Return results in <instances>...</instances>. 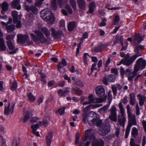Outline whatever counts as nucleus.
Here are the masks:
<instances>
[{
	"instance_id": "nucleus-1",
	"label": "nucleus",
	"mask_w": 146,
	"mask_h": 146,
	"mask_svg": "<svg viewBox=\"0 0 146 146\" xmlns=\"http://www.w3.org/2000/svg\"><path fill=\"white\" fill-rule=\"evenodd\" d=\"M126 109L128 118V125L126 128L125 133V137L127 138L128 137L131 127L133 125H136L137 123L135 115H132L131 112V108L129 104L127 106Z\"/></svg>"
},
{
	"instance_id": "nucleus-2",
	"label": "nucleus",
	"mask_w": 146,
	"mask_h": 146,
	"mask_svg": "<svg viewBox=\"0 0 146 146\" xmlns=\"http://www.w3.org/2000/svg\"><path fill=\"white\" fill-rule=\"evenodd\" d=\"M91 131L90 129H88L85 131L83 141H85L88 139H92L93 141L92 142V146H104V141L102 139H96L94 135L91 133Z\"/></svg>"
},
{
	"instance_id": "nucleus-3",
	"label": "nucleus",
	"mask_w": 146,
	"mask_h": 146,
	"mask_svg": "<svg viewBox=\"0 0 146 146\" xmlns=\"http://www.w3.org/2000/svg\"><path fill=\"white\" fill-rule=\"evenodd\" d=\"M34 33L36 35L32 33L30 34V36L32 40L37 44L39 45L40 44H43L47 42V39L41 32L36 30L35 31Z\"/></svg>"
},
{
	"instance_id": "nucleus-4",
	"label": "nucleus",
	"mask_w": 146,
	"mask_h": 146,
	"mask_svg": "<svg viewBox=\"0 0 146 146\" xmlns=\"http://www.w3.org/2000/svg\"><path fill=\"white\" fill-rule=\"evenodd\" d=\"M40 15L44 21H50L51 23H53L55 20L54 14L50 9H48L42 10L40 12Z\"/></svg>"
},
{
	"instance_id": "nucleus-5",
	"label": "nucleus",
	"mask_w": 146,
	"mask_h": 146,
	"mask_svg": "<svg viewBox=\"0 0 146 146\" xmlns=\"http://www.w3.org/2000/svg\"><path fill=\"white\" fill-rule=\"evenodd\" d=\"M91 107V106L88 105L85 108H84L83 111L85 112L83 113L82 115V121L84 123L86 124V121L87 120L89 125L92 126L94 123V121H95L96 120L93 118V117L92 116L88 115L86 112L90 110Z\"/></svg>"
},
{
	"instance_id": "nucleus-6",
	"label": "nucleus",
	"mask_w": 146,
	"mask_h": 146,
	"mask_svg": "<svg viewBox=\"0 0 146 146\" xmlns=\"http://www.w3.org/2000/svg\"><path fill=\"white\" fill-rule=\"evenodd\" d=\"M118 106L121 115H119L118 116V121L120 125L124 127L126 121V117L124 116L125 110L121 102H120L119 103Z\"/></svg>"
},
{
	"instance_id": "nucleus-7",
	"label": "nucleus",
	"mask_w": 146,
	"mask_h": 146,
	"mask_svg": "<svg viewBox=\"0 0 146 146\" xmlns=\"http://www.w3.org/2000/svg\"><path fill=\"white\" fill-rule=\"evenodd\" d=\"M146 65V61L143 58L138 59L136 62L134 68L135 71L138 72L140 68L143 69L144 68Z\"/></svg>"
},
{
	"instance_id": "nucleus-8",
	"label": "nucleus",
	"mask_w": 146,
	"mask_h": 146,
	"mask_svg": "<svg viewBox=\"0 0 146 146\" xmlns=\"http://www.w3.org/2000/svg\"><path fill=\"white\" fill-rule=\"evenodd\" d=\"M12 19L10 17L9 18V21L6 23L3 21L1 22V24L5 28L7 32L8 33L13 32L15 28V25H9L12 23Z\"/></svg>"
},
{
	"instance_id": "nucleus-9",
	"label": "nucleus",
	"mask_w": 146,
	"mask_h": 146,
	"mask_svg": "<svg viewBox=\"0 0 146 146\" xmlns=\"http://www.w3.org/2000/svg\"><path fill=\"white\" fill-rule=\"evenodd\" d=\"M68 0H52L51 3V6L54 10L58 8L57 4L60 7H62L64 4H66Z\"/></svg>"
},
{
	"instance_id": "nucleus-10",
	"label": "nucleus",
	"mask_w": 146,
	"mask_h": 146,
	"mask_svg": "<svg viewBox=\"0 0 146 146\" xmlns=\"http://www.w3.org/2000/svg\"><path fill=\"white\" fill-rule=\"evenodd\" d=\"M141 54L140 52H138L137 53L135 54V55L129 58V54L128 53L125 55L124 52H121L120 53V56L124 58L123 59H127V61L129 62L130 59H131L132 61V63L135 61V60L139 56L141 55Z\"/></svg>"
},
{
	"instance_id": "nucleus-11",
	"label": "nucleus",
	"mask_w": 146,
	"mask_h": 146,
	"mask_svg": "<svg viewBox=\"0 0 146 146\" xmlns=\"http://www.w3.org/2000/svg\"><path fill=\"white\" fill-rule=\"evenodd\" d=\"M110 115L109 118L111 121L116 122L117 120L116 113L117 108L115 105L112 106L110 109Z\"/></svg>"
},
{
	"instance_id": "nucleus-12",
	"label": "nucleus",
	"mask_w": 146,
	"mask_h": 146,
	"mask_svg": "<svg viewBox=\"0 0 146 146\" xmlns=\"http://www.w3.org/2000/svg\"><path fill=\"white\" fill-rule=\"evenodd\" d=\"M107 97V95H106L102 99L98 98H94V97L92 94L89 95L88 96L89 101L90 103L94 102V103H100L103 101L106 100Z\"/></svg>"
},
{
	"instance_id": "nucleus-13",
	"label": "nucleus",
	"mask_w": 146,
	"mask_h": 146,
	"mask_svg": "<svg viewBox=\"0 0 146 146\" xmlns=\"http://www.w3.org/2000/svg\"><path fill=\"white\" fill-rule=\"evenodd\" d=\"M116 80L115 76L113 74L109 75L107 78L105 76L103 80V82L104 84L107 85L108 84V82H113Z\"/></svg>"
},
{
	"instance_id": "nucleus-14",
	"label": "nucleus",
	"mask_w": 146,
	"mask_h": 146,
	"mask_svg": "<svg viewBox=\"0 0 146 146\" xmlns=\"http://www.w3.org/2000/svg\"><path fill=\"white\" fill-rule=\"evenodd\" d=\"M50 31H51L52 36H53L55 39H58L61 38V36L63 35L62 32L61 30L56 31L54 28H52Z\"/></svg>"
},
{
	"instance_id": "nucleus-15",
	"label": "nucleus",
	"mask_w": 146,
	"mask_h": 146,
	"mask_svg": "<svg viewBox=\"0 0 146 146\" xmlns=\"http://www.w3.org/2000/svg\"><path fill=\"white\" fill-rule=\"evenodd\" d=\"M15 104V103L12 104V106L10 109L11 103L10 102H8V105L7 107L5 106V108L4 114L5 115H8L9 114L10 112L11 113H13Z\"/></svg>"
},
{
	"instance_id": "nucleus-16",
	"label": "nucleus",
	"mask_w": 146,
	"mask_h": 146,
	"mask_svg": "<svg viewBox=\"0 0 146 146\" xmlns=\"http://www.w3.org/2000/svg\"><path fill=\"white\" fill-rule=\"evenodd\" d=\"M29 37V36L27 35H23L18 34L17 35V42L18 43H24L26 41Z\"/></svg>"
},
{
	"instance_id": "nucleus-17",
	"label": "nucleus",
	"mask_w": 146,
	"mask_h": 146,
	"mask_svg": "<svg viewBox=\"0 0 146 146\" xmlns=\"http://www.w3.org/2000/svg\"><path fill=\"white\" fill-rule=\"evenodd\" d=\"M27 3H25L24 7L25 9L29 11H31L34 14L36 15L38 12V9L35 6L31 5L29 7L28 5H26Z\"/></svg>"
},
{
	"instance_id": "nucleus-18",
	"label": "nucleus",
	"mask_w": 146,
	"mask_h": 146,
	"mask_svg": "<svg viewBox=\"0 0 146 146\" xmlns=\"http://www.w3.org/2000/svg\"><path fill=\"white\" fill-rule=\"evenodd\" d=\"M96 91L98 96L101 98L105 94V90L104 88L102 86H98L96 89Z\"/></svg>"
},
{
	"instance_id": "nucleus-19",
	"label": "nucleus",
	"mask_w": 146,
	"mask_h": 146,
	"mask_svg": "<svg viewBox=\"0 0 146 146\" xmlns=\"http://www.w3.org/2000/svg\"><path fill=\"white\" fill-rule=\"evenodd\" d=\"M110 131V128L109 127L105 126L102 127L99 131V133L102 136L106 135Z\"/></svg>"
},
{
	"instance_id": "nucleus-20",
	"label": "nucleus",
	"mask_w": 146,
	"mask_h": 146,
	"mask_svg": "<svg viewBox=\"0 0 146 146\" xmlns=\"http://www.w3.org/2000/svg\"><path fill=\"white\" fill-rule=\"evenodd\" d=\"M77 4L80 9L85 10L86 8V3L85 0H77Z\"/></svg>"
},
{
	"instance_id": "nucleus-21",
	"label": "nucleus",
	"mask_w": 146,
	"mask_h": 146,
	"mask_svg": "<svg viewBox=\"0 0 146 146\" xmlns=\"http://www.w3.org/2000/svg\"><path fill=\"white\" fill-rule=\"evenodd\" d=\"M19 3L20 0H14L11 3V6L13 9L20 10L21 8V7Z\"/></svg>"
},
{
	"instance_id": "nucleus-22",
	"label": "nucleus",
	"mask_w": 146,
	"mask_h": 146,
	"mask_svg": "<svg viewBox=\"0 0 146 146\" xmlns=\"http://www.w3.org/2000/svg\"><path fill=\"white\" fill-rule=\"evenodd\" d=\"M13 20V23L16 24L18 22H20L21 20V17H18L17 15L18 12L15 11H13L11 12Z\"/></svg>"
},
{
	"instance_id": "nucleus-23",
	"label": "nucleus",
	"mask_w": 146,
	"mask_h": 146,
	"mask_svg": "<svg viewBox=\"0 0 146 146\" xmlns=\"http://www.w3.org/2000/svg\"><path fill=\"white\" fill-rule=\"evenodd\" d=\"M41 121H40L37 123L36 124L34 125H32L31 127V128L33 129V132L34 134H36V135L37 137L40 136V135L38 132H36L37 129L38 128L39 126L42 124Z\"/></svg>"
},
{
	"instance_id": "nucleus-24",
	"label": "nucleus",
	"mask_w": 146,
	"mask_h": 146,
	"mask_svg": "<svg viewBox=\"0 0 146 146\" xmlns=\"http://www.w3.org/2000/svg\"><path fill=\"white\" fill-rule=\"evenodd\" d=\"M71 93H72L74 94L80 95L83 92L79 88L76 87H72Z\"/></svg>"
},
{
	"instance_id": "nucleus-25",
	"label": "nucleus",
	"mask_w": 146,
	"mask_h": 146,
	"mask_svg": "<svg viewBox=\"0 0 146 146\" xmlns=\"http://www.w3.org/2000/svg\"><path fill=\"white\" fill-rule=\"evenodd\" d=\"M53 137L52 131H50L46 136V141L48 146H50Z\"/></svg>"
},
{
	"instance_id": "nucleus-26",
	"label": "nucleus",
	"mask_w": 146,
	"mask_h": 146,
	"mask_svg": "<svg viewBox=\"0 0 146 146\" xmlns=\"http://www.w3.org/2000/svg\"><path fill=\"white\" fill-rule=\"evenodd\" d=\"M1 6L2 9L1 13L3 14H4V12L8 10L9 5L7 2L4 1L2 3Z\"/></svg>"
},
{
	"instance_id": "nucleus-27",
	"label": "nucleus",
	"mask_w": 146,
	"mask_h": 146,
	"mask_svg": "<svg viewBox=\"0 0 146 146\" xmlns=\"http://www.w3.org/2000/svg\"><path fill=\"white\" fill-rule=\"evenodd\" d=\"M7 47L5 44L4 40L3 38H0V51H5Z\"/></svg>"
},
{
	"instance_id": "nucleus-28",
	"label": "nucleus",
	"mask_w": 146,
	"mask_h": 146,
	"mask_svg": "<svg viewBox=\"0 0 146 146\" xmlns=\"http://www.w3.org/2000/svg\"><path fill=\"white\" fill-rule=\"evenodd\" d=\"M127 59H122L119 63L117 64V66L120 65L121 64L125 65L127 66H129L132 64V61L130 59L129 62L127 61Z\"/></svg>"
},
{
	"instance_id": "nucleus-29",
	"label": "nucleus",
	"mask_w": 146,
	"mask_h": 146,
	"mask_svg": "<svg viewBox=\"0 0 146 146\" xmlns=\"http://www.w3.org/2000/svg\"><path fill=\"white\" fill-rule=\"evenodd\" d=\"M134 40L135 44H138L143 40V39L141 36L139 34H137L134 36Z\"/></svg>"
},
{
	"instance_id": "nucleus-30",
	"label": "nucleus",
	"mask_w": 146,
	"mask_h": 146,
	"mask_svg": "<svg viewBox=\"0 0 146 146\" xmlns=\"http://www.w3.org/2000/svg\"><path fill=\"white\" fill-rule=\"evenodd\" d=\"M32 116V114L31 112L27 111L24 115V119L23 122H27L28 119L30 118Z\"/></svg>"
},
{
	"instance_id": "nucleus-31",
	"label": "nucleus",
	"mask_w": 146,
	"mask_h": 146,
	"mask_svg": "<svg viewBox=\"0 0 146 146\" xmlns=\"http://www.w3.org/2000/svg\"><path fill=\"white\" fill-rule=\"evenodd\" d=\"M76 23L74 21L70 22L68 25V29L69 31H72L75 28L76 26Z\"/></svg>"
},
{
	"instance_id": "nucleus-32",
	"label": "nucleus",
	"mask_w": 146,
	"mask_h": 146,
	"mask_svg": "<svg viewBox=\"0 0 146 146\" xmlns=\"http://www.w3.org/2000/svg\"><path fill=\"white\" fill-rule=\"evenodd\" d=\"M144 46H143L141 45H137L135 46L134 51L135 52H136V53L140 52L141 54V55L140 56L142 55V54L141 52H139V51L144 49Z\"/></svg>"
},
{
	"instance_id": "nucleus-33",
	"label": "nucleus",
	"mask_w": 146,
	"mask_h": 146,
	"mask_svg": "<svg viewBox=\"0 0 146 146\" xmlns=\"http://www.w3.org/2000/svg\"><path fill=\"white\" fill-rule=\"evenodd\" d=\"M130 96V103L132 106H134L135 103V94L133 93L129 94Z\"/></svg>"
},
{
	"instance_id": "nucleus-34",
	"label": "nucleus",
	"mask_w": 146,
	"mask_h": 146,
	"mask_svg": "<svg viewBox=\"0 0 146 146\" xmlns=\"http://www.w3.org/2000/svg\"><path fill=\"white\" fill-rule=\"evenodd\" d=\"M89 11L90 13H92L94 11V9L96 7L95 3L92 1L90 3L89 5Z\"/></svg>"
},
{
	"instance_id": "nucleus-35",
	"label": "nucleus",
	"mask_w": 146,
	"mask_h": 146,
	"mask_svg": "<svg viewBox=\"0 0 146 146\" xmlns=\"http://www.w3.org/2000/svg\"><path fill=\"white\" fill-rule=\"evenodd\" d=\"M50 120V117L48 116H45L43 118V123L44 125L46 126L49 123Z\"/></svg>"
},
{
	"instance_id": "nucleus-36",
	"label": "nucleus",
	"mask_w": 146,
	"mask_h": 146,
	"mask_svg": "<svg viewBox=\"0 0 146 146\" xmlns=\"http://www.w3.org/2000/svg\"><path fill=\"white\" fill-rule=\"evenodd\" d=\"M131 135L134 138H136L138 135V130L135 127L132 129Z\"/></svg>"
},
{
	"instance_id": "nucleus-37",
	"label": "nucleus",
	"mask_w": 146,
	"mask_h": 146,
	"mask_svg": "<svg viewBox=\"0 0 146 146\" xmlns=\"http://www.w3.org/2000/svg\"><path fill=\"white\" fill-rule=\"evenodd\" d=\"M41 30L46 37H48L50 36V32L47 28L44 27Z\"/></svg>"
},
{
	"instance_id": "nucleus-38",
	"label": "nucleus",
	"mask_w": 146,
	"mask_h": 146,
	"mask_svg": "<svg viewBox=\"0 0 146 146\" xmlns=\"http://www.w3.org/2000/svg\"><path fill=\"white\" fill-rule=\"evenodd\" d=\"M6 43L9 49L11 50H13L15 49V44L13 41L11 42H6Z\"/></svg>"
},
{
	"instance_id": "nucleus-39",
	"label": "nucleus",
	"mask_w": 146,
	"mask_h": 146,
	"mask_svg": "<svg viewBox=\"0 0 146 146\" xmlns=\"http://www.w3.org/2000/svg\"><path fill=\"white\" fill-rule=\"evenodd\" d=\"M104 50L103 46L101 45H98L95 47L94 48V51L98 52H100Z\"/></svg>"
},
{
	"instance_id": "nucleus-40",
	"label": "nucleus",
	"mask_w": 146,
	"mask_h": 146,
	"mask_svg": "<svg viewBox=\"0 0 146 146\" xmlns=\"http://www.w3.org/2000/svg\"><path fill=\"white\" fill-rule=\"evenodd\" d=\"M15 35H6V38L7 40L6 42H11L13 41V40L14 37Z\"/></svg>"
},
{
	"instance_id": "nucleus-41",
	"label": "nucleus",
	"mask_w": 146,
	"mask_h": 146,
	"mask_svg": "<svg viewBox=\"0 0 146 146\" xmlns=\"http://www.w3.org/2000/svg\"><path fill=\"white\" fill-rule=\"evenodd\" d=\"M20 140L18 138H15L12 142V146H18Z\"/></svg>"
},
{
	"instance_id": "nucleus-42",
	"label": "nucleus",
	"mask_w": 146,
	"mask_h": 146,
	"mask_svg": "<svg viewBox=\"0 0 146 146\" xmlns=\"http://www.w3.org/2000/svg\"><path fill=\"white\" fill-rule=\"evenodd\" d=\"M27 96L28 98L31 102H33L35 100V97L31 93H28Z\"/></svg>"
},
{
	"instance_id": "nucleus-43",
	"label": "nucleus",
	"mask_w": 146,
	"mask_h": 146,
	"mask_svg": "<svg viewBox=\"0 0 146 146\" xmlns=\"http://www.w3.org/2000/svg\"><path fill=\"white\" fill-rule=\"evenodd\" d=\"M146 98V97L141 96L139 98V104L140 106H142L144 104L145 99Z\"/></svg>"
},
{
	"instance_id": "nucleus-44",
	"label": "nucleus",
	"mask_w": 146,
	"mask_h": 146,
	"mask_svg": "<svg viewBox=\"0 0 146 146\" xmlns=\"http://www.w3.org/2000/svg\"><path fill=\"white\" fill-rule=\"evenodd\" d=\"M137 72L135 71V70H134L133 71V75L131 76L130 75H128V79L130 81H132L133 80V78L137 75Z\"/></svg>"
},
{
	"instance_id": "nucleus-45",
	"label": "nucleus",
	"mask_w": 146,
	"mask_h": 146,
	"mask_svg": "<svg viewBox=\"0 0 146 146\" xmlns=\"http://www.w3.org/2000/svg\"><path fill=\"white\" fill-rule=\"evenodd\" d=\"M17 82L15 81L12 84L11 86V88L12 90H15L17 87Z\"/></svg>"
},
{
	"instance_id": "nucleus-46",
	"label": "nucleus",
	"mask_w": 146,
	"mask_h": 146,
	"mask_svg": "<svg viewBox=\"0 0 146 146\" xmlns=\"http://www.w3.org/2000/svg\"><path fill=\"white\" fill-rule=\"evenodd\" d=\"M70 3L74 10L76 8V4L75 0H70Z\"/></svg>"
},
{
	"instance_id": "nucleus-47",
	"label": "nucleus",
	"mask_w": 146,
	"mask_h": 146,
	"mask_svg": "<svg viewBox=\"0 0 146 146\" xmlns=\"http://www.w3.org/2000/svg\"><path fill=\"white\" fill-rule=\"evenodd\" d=\"M88 34L87 32H85L82 35V37L80 38V42H83V40L86 38H87L88 37Z\"/></svg>"
},
{
	"instance_id": "nucleus-48",
	"label": "nucleus",
	"mask_w": 146,
	"mask_h": 146,
	"mask_svg": "<svg viewBox=\"0 0 146 146\" xmlns=\"http://www.w3.org/2000/svg\"><path fill=\"white\" fill-rule=\"evenodd\" d=\"M93 118L95 119L96 120H95V121H94V123L92 126L94 125L95 124L98 127L100 126L102 123V121L101 120H98L97 119L93 117Z\"/></svg>"
},
{
	"instance_id": "nucleus-49",
	"label": "nucleus",
	"mask_w": 146,
	"mask_h": 146,
	"mask_svg": "<svg viewBox=\"0 0 146 146\" xmlns=\"http://www.w3.org/2000/svg\"><path fill=\"white\" fill-rule=\"evenodd\" d=\"M65 8L67 10L69 14H71L72 13L73 11L70 5H66Z\"/></svg>"
},
{
	"instance_id": "nucleus-50",
	"label": "nucleus",
	"mask_w": 146,
	"mask_h": 146,
	"mask_svg": "<svg viewBox=\"0 0 146 146\" xmlns=\"http://www.w3.org/2000/svg\"><path fill=\"white\" fill-rule=\"evenodd\" d=\"M130 146H140V145L135 143L134 139L133 138H131L130 139Z\"/></svg>"
},
{
	"instance_id": "nucleus-51",
	"label": "nucleus",
	"mask_w": 146,
	"mask_h": 146,
	"mask_svg": "<svg viewBox=\"0 0 146 146\" xmlns=\"http://www.w3.org/2000/svg\"><path fill=\"white\" fill-rule=\"evenodd\" d=\"M80 135L78 133H76V139L75 144L77 145L80 142Z\"/></svg>"
},
{
	"instance_id": "nucleus-52",
	"label": "nucleus",
	"mask_w": 146,
	"mask_h": 146,
	"mask_svg": "<svg viewBox=\"0 0 146 146\" xmlns=\"http://www.w3.org/2000/svg\"><path fill=\"white\" fill-rule=\"evenodd\" d=\"M65 108V107H64L59 109L58 111L60 113V115H61L64 114Z\"/></svg>"
},
{
	"instance_id": "nucleus-53",
	"label": "nucleus",
	"mask_w": 146,
	"mask_h": 146,
	"mask_svg": "<svg viewBox=\"0 0 146 146\" xmlns=\"http://www.w3.org/2000/svg\"><path fill=\"white\" fill-rule=\"evenodd\" d=\"M111 91H109L108 92V99L109 100V104L111 102L112 99V96L111 94Z\"/></svg>"
},
{
	"instance_id": "nucleus-54",
	"label": "nucleus",
	"mask_w": 146,
	"mask_h": 146,
	"mask_svg": "<svg viewBox=\"0 0 146 146\" xmlns=\"http://www.w3.org/2000/svg\"><path fill=\"white\" fill-rule=\"evenodd\" d=\"M43 1L42 0H38L35 3V5L38 7H40L42 4Z\"/></svg>"
},
{
	"instance_id": "nucleus-55",
	"label": "nucleus",
	"mask_w": 146,
	"mask_h": 146,
	"mask_svg": "<svg viewBox=\"0 0 146 146\" xmlns=\"http://www.w3.org/2000/svg\"><path fill=\"white\" fill-rule=\"evenodd\" d=\"M87 55H88L90 57L88 53H85L84 54L83 57V60L84 63L85 65L87 64Z\"/></svg>"
},
{
	"instance_id": "nucleus-56",
	"label": "nucleus",
	"mask_w": 146,
	"mask_h": 146,
	"mask_svg": "<svg viewBox=\"0 0 146 146\" xmlns=\"http://www.w3.org/2000/svg\"><path fill=\"white\" fill-rule=\"evenodd\" d=\"M119 20L120 19L119 16L118 15H116L114 20V24L115 25L118 24L119 22Z\"/></svg>"
},
{
	"instance_id": "nucleus-57",
	"label": "nucleus",
	"mask_w": 146,
	"mask_h": 146,
	"mask_svg": "<svg viewBox=\"0 0 146 146\" xmlns=\"http://www.w3.org/2000/svg\"><path fill=\"white\" fill-rule=\"evenodd\" d=\"M75 84L77 86H80V87H82L84 86V84L80 80H78L76 82Z\"/></svg>"
},
{
	"instance_id": "nucleus-58",
	"label": "nucleus",
	"mask_w": 146,
	"mask_h": 146,
	"mask_svg": "<svg viewBox=\"0 0 146 146\" xmlns=\"http://www.w3.org/2000/svg\"><path fill=\"white\" fill-rule=\"evenodd\" d=\"M109 106V105L105 106L100 109V110H101L104 112H106Z\"/></svg>"
},
{
	"instance_id": "nucleus-59",
	"label": "nucleus",
	"mask_w": 146,
	"mask_h": 146,
	"mask_svg": "<svg viewBox=\"0 0 146 146\" xmlns=\"http://www.w3.org/2000/svg\"><path fill=\"white\" fill-rule=\"evenodd\" d=\"M112 90L114 95L116 96L117 90V87L113 86L112 87Z\"/></svg>"
},
{
	"instance_id": "nucleus-60",
	"label": "nucleus",
	"mask_w": 146,
	"mask_h": 146,
	"mask_svg": "<svg viewBox=\"0 0 146 146\" xmlns=\"http://www.w3.org/2000/svg\"><path fill=\"white\" fill-rule=\"evenodd\" d=\"M111 73H113L115 75L118 74L117 70L115 68H112L111 69Z\"/></svg>"
},
{
	"instance_id": "nucleus-61",
	"label": "nucleus",
	"mask_w": 146,
	"mask_h": 146,
	"mask_svg": "<svg viewBox=\"0 0 146 146\" xmlns=\"http://www.w3.org/2000/svg\"><path fill=\"white\" fill-rule=\"evenodd\" d=\"M115 40L114 42L113 45H115L116 43H118L119 41V36L117 35L115 37Z\"/></svg>"
},
{
	"instance_id": "nucleus-62",
	"label": "nucleus",
	"mask_w": 146,
	"mask_h": 146,
	"mask_svg": "<svg viewBox=\"0 0 146 146\" xmlns=\"http://www.w3.org/2000/svg\"><path fill=\"white\" fill-rule=\"evenodd\" d=\"M106 21V19L105 18H103V21L100 24V26L102 27L105 26L106 25V23L105 22Z\"/></svg>"
},
{
	"instance_id": "nucleus-63",
	"label": "nucleus",
	"mask_w": 146,
	"mask_h": 146,
	"mask_svg": "<svg viewBox=\"0 0 146 146\" xmlns=\"http://www.w3.org/2000/svg\"><path fill=\"white\" fill-rule=\"evenodd\" d=\"M62 64L61 63L59 62L58 65V69L60 72H62L61 69L63 67Z\"/></svg>"
},
{
	"instance_id": "nucleus-64",
	"label": "nucleus",
	"mask_w": 146,
	"mask_h": 146,
	"mask_svg": "<svg viewBox=\"0 0 146 146\" xmlns=\"http://www.w3.org/2000/svg\"><path fill=\"white\" fill-rule=\"evenodd\" d=\"M142 124L145 132L146 133V121L144 120H143L142 122Z\"/></svg>"
}]
</instances>
